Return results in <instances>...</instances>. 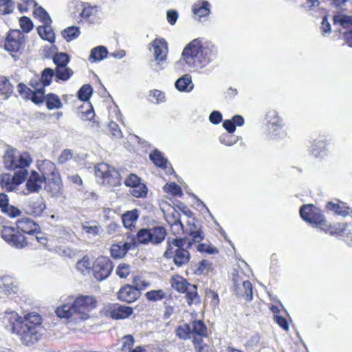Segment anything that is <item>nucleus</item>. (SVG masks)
Here are the masks:
<instances>
[{"instance_id":"nucleus-1","label":"nucleus","mask_w":352,"mask_h":352,"mask_svg":"<svg viewBox=\"0 0 352 352\" xmlns=\"http://www.w3.org/2000/svg\"><path fill=\"white\" fill-rule=\"evenodd\" d=\"M5 318L11 326L12 331L26 345L36 342L42 335V320L37 313H30L21 317L14 311L6 312Z\"/></svg>"},{"instance_id":"nucleus-2","label":"nucleus","mask_w":352,"mask_h":352,"mask_svg":"<svg viewBox=\"0 0 352 352\" xmlns=\"http://www.w3.org/2000/svg\"><path fill=\"white\" fill-rule=\"evenodd\" d=\"M96 306L97 300L93 296H69L61 306L56 308V313L59 318L80 323L90 318V312Z\"/></svg>"},{"instance_id":"nucleus-3","label":"nucleus","mask_w":352,"mask_h":352,"mask_svg":"<svg viewBox=\"0 0 352 352\" xmlns=\"http://www.w3.org/2000/svg\"><path fill=\"white\" fill-rule=\"evenodd\" d=\"M217 54V48L211 43L201 44L199 38L194 39L184 49L182 60L190 67L203 69L212 61Z\"/></svg>"},{"instance_id":"nucleus-4","label":"nucleus","mask_w":352,"mask_h":352,"mask_svg":"<svg viewBox=\"0 0 352 352\" xmlns=\"http://www.w3.org/2000/svg\"><path fill=\"white\" fill-rule=\"evenodd\" d=\"M188 238L174 239L171 241L168 240V246L164 255L166 258L173 257L174 263L177 267H182L186 265L190 258V253L187 250V246L184 248L187 243Z\"/></svg>"},{"instance_id":"nucleus-5","label":"nucleus","mask_w":352,"mask_h":352,"mask_svg":"<svg viewBox=\"0 0 352 352\" xmlns=\"http://www.w3.org/2000/svg\"><path fill=\"white\" fill-rule=\"evenodd\" d=\"M3 162L7 169L26 170L25 168L32 163V158L28 152H21L15 148H10L4 155Z\"/></svg>"},{"instance_id":"nucleus-6","label":"nucleus","mask_w":352,"mask_h":352,"mask_svg":"<svg viewBox=\"0 0 352 352\" xmlns=\"http://www.w3.org/2000/svg\"><path fill=\"white\" fill-rule=\"evenodd\" d=\"M151 45L150 51L153 56L151 66L153 70L159 72L167 65L168 43L164 38H155L151 43Z\"/></svg>"},{"instance_id":"nucleus-7","label":"nucleus","mask_w":352,"mask_h":352,"mask_svg":"<svg viewBox=\"0 0 352 352\" xmlns=\"http://www.w3.org/2000/svg\"><path fill=\"white\" fill-rule=\"evenodd\" d=\"M95 175L101 179L100 182L111 186H118L121 184V179L118 171L109 164L100 163L95 166Z\"/></svg>"},{"instance_id":"nucleus-8","label":"nucleus","mask_w":352,"mask_h":352,"mask_svg":"<svg viewBox=\"0 0 352 352\" xmlns=\"http://www.w3.org/2000/svg\"><path fill=\"white\" fill-rule=\"evenodd\" d=\"M27 170H19L13 175L9 173H3L0 175V186L1 188L8 192L15 191L24 182L28 176Z\"/></svg>"},{"instance_id":"nucleus-9","label":"nucleus","mask_w":352,"mask_h":352,"mask_svg":"<svg viewBox=\"0 0 352 352\" xmlns=\"http://www.w3.org/2000/svg\"><path fill=\"white\" fill-rule=\"evenodd\" d=\"M1 237L9 245L17 248H23L28 244L24 235L11 227H4L2 229Z\"/></svg>"},{"instance_id":"nucleus-10","label":"nucleus","mask_w":352,"mask_h":352,"mask_svg":"<svg viewBox=\"0 0 352 352\" xmlns=\"http://www.w3.org/2000/svg\"><path fill=\"white\" fill-rule=\"evenodd\" d=\"M112 269L111 262L108 258L98 257L93 265L94 276L98 280H102L109 276Z\"/></svg>"},{"instance_id":"nucleus-11","label":"nucleus","mask_w":352,"mask_h":352,"mask_svg":"<svg viewBox=\"0 0 352 352\" xmlns=\"http://www.w3.org/2000/svg\"><path fill=\"white\" fill-rule=\"evenodd\" d=\"M185 233L192 237L191 239H188L187 248H190L193 243H199L204 239V234L201 227L196 223L194 218L188 217L185 226Z\"/></svg>"},{"instance_id":"nucleus-12","label":"nucleus","mask_w":352,"mask_h":352,"mask_svg":"<svg viewBox=\"0 0 352 352\" xmlns=\"http://www.w3.org/2000/svg\"><path fill=\"white\" fill-rule=\"evenodd\" d=\"M25 45V36L19 30L10 32L4 44L5 49L10 52H16Z\"/></svg>"},{"instance_id":"nucleus-13","label":"nucleus","mask_w":352,"mask_h":352,"mask_svg":"<svg viewBox=\"0 0 352 352\" xmlns=\"http://www.w3.org/2000/svg\"><path fill=\"white\" fill-rule=\"evenodd\" d=\"M104 313L113 319H125L133 314V309L124 305H109L104 307Z\"/></svg>"},{"instance_id":"nucleus-14","label":"nucleus","mask_w":352,"mask_h":352,"mask_svg":"<svg viewBox=\"0 0 352 352\" xmlns=\"http://www.w3.org/2000/svg\"><path fill=\"white\" fill-rule=\"evenodd\" d=\"M233 283L236 295L244 297L248 300L252 299V287L249 280H243L238 275H234Z\"/></svg>"},{"instance_id":"nucleus-15","label":"nucleus","mask_w":352,"mask_h":352,"mask_svg":"<svg viewBox=\"0 0 352 352\" xmlns=\"http://www.w3.org/2000/svg\"><path fill=\"white\" fill-rule=\"evenodd\" d=\"M45 182H46V180L44 177H42L36 170H32L25 184L28 192H24V195L38 192L42 189Z\"/></svg>"},{"instance_id":"nucleus-16","label":"nucleus","mask_w":352,"mask_h":352,"mask_svg":"<svg viewBox=\"0 0 352 352\" xmlns=\"http://www.w3.org/2000/svg\"><path fill=\"white\" fill-rule=\"evenodd\" d=\"M135 248V242L133 239L129 241L120 242L112 245L111 248V255L114 258H122L128 250Z\"/></svg>"},{"instance_id":"nucleus-17","label":"nucleus","mask_w":352,"mask_h":352,"mask_svg":"<svg viewBox=\"0 0 352 352\" xmlns=\"http://www.w3.org/2000/svg\"><path fill=\"white\" fill-rule=\"evenodd\" d=\"M267 119L268 122V129L274 133L275 135H280L283 133L282 120L278 116V113L272 110L267 114Z\"/></svg>"},{"instance_id":"nucleus-18","label":"nucleus","mask_w":352,"mask_h":352,"mask_svg":"<svg viewBox=\"0 0 352 352\" xmlns=\"http://www.w3.org/2000/svg\"><path fill=\"white\" fill-rule=\"evenodd\" d=\"M333 25L339 32L352 30V16L338 13L333 16Z\"/></svg>"},{"instance_id":"nucleus-19","label":"nucleus","mask_w":352,"mask_h":352,"mask_svg":"<svg viewBox=\"0 0 352 352\" xmlns=\"http://www.w3.org/2000/svg\"><path fill=\"white\" fill-rule=\"evenodd\" d=\"M47 179L49 182L46 188L51 195L56 197H60L63 195V184L59 173L54 174Z\"/></svg>"},{"instance_id":"nucleus-20","label":"nucleus","mask_w":352,"mask_h":352,"mask_svg":"<svg viewBox=\"0 0 352 352\" xmlns=\"http://www.w3.org/2000/svg\"><path fill=\"white\" fill-rule=\"evenodd\" d=\"M140 294L137 288L126 285L119 290L118 297L120 300L132 302L139 297Z\"/></svg>"},{"instance_id":"nucleus-21","label":"nucleus","mask_w":352,"mask_h":352,"mask_svg":"<svg viewBox=\"0 0 352 352\" xmlns=\"http://www.w3.org/2000/svg\"><path fill=\"white\" fill-rule=\"evenodd\" d=\"M36 166L41 172V175L47 180L49 177H53L54 174H58L56 165L48 160H40L36 162Z\"/></svg>"},{"instance_id":"nucleus-22","label":"nucleus","mask_w":352,"mask_h":352,"mask_svg":"<svg viewBox=\"0 0 352 352\" xmlns=\"http://www.w3.org/2000/svg\"><path fill=\"white\" fill-rule=\"evenodd\" d=\"M191 326L193 342L196 347H198L201 340L200 337L206 336V327L201 320L193 321Z\"/></svg>"},{"instance_id":"nucleus-23","label":"nucleus","mask_w":352,"mask_h":352,"mask_svg":"<svg viewBox=\"0 0 352 352\" xmlns=\"http://www.w3.org/2000/svg\"><path fill=\"white\" fill-rule=\"evenodd\" d=\"M16 226L21 232L31 235L39 230V226L30 218H23L18 220Z\"/></svg>"},{"instance_id":"nucleus-24","label":"nucleus","mask_w":352,"mask_h":352,"mask_svg":"<svg viewBox=\"0 0 352 352\" xmlns=\"http://www.w3.org/2000/svg\"><path fill=\"white\" fill-rule=\"evenodd\" d=\"M45 208L46 206L43 200L42 199H38L26 205L25 210L27 214L34 217H40Z\"/></svg>"},{"instance_id":"nucleus-25","label":"nucleus","mask_w":352,"mask_h":352,"mask_svg":"<svg viewBox=\"0 0 352 352\" xmlns=\"http://www.w3.org/2000/svg\"><path fill=\"white\" fill-rule=\"evenodd\" d=\"M310 153L315 157H322L327 155V147L326 142L320 138L314 140L310 148Z\"/></svg>"},{"instance_id":"nucleus-26","label":"nucleus","mask_w":352,"mask_h":352,"mask_svg":"<svg viewBox=\"0 0 352 352\" xmlns=\"http://www.w3.org/2000/svg\"><path fill=\"white\" fill-rule=\"evenodd\" d=\"M139 214L137 210H133L124 213L122 216L124 226L127 229L133 230L135 226Z\"/></svg>"},{"instance_id":"nucleus-27","label":"nucleus","mask_w":352,"mask_h":352,"mask_svg":"<svg viewBox=\"0 0 352 352\" xmlns=\"http://www.w3.org/2000/svg\"><path fill=\"white\" fill-rule=\"evenodd\" d=\"M50 23L51 22H48L47 23L39 25L37 28V32L42 39L46 40L52 43L55 41V36L52 28L50 25Z\"/></svg>"},{"instance_id":"nucleus-28","label":"nucleus","mask_w":352,"mask_h":352,"mask_svg":"<svg viewBox=\"0 0 352 352\" xmlns=\"http://www.w3.org/2000/svg\"><path fill=\"white\" fill-rule=\"evenodd\" d=\"M151 232V243L153 244L161 243L166 236V231L162 226H155L149 228Z\"/></svg>"},{"instance_id":"nucleus-29","label":"nucleus","mask_w":352,"mask_h":352,"mask_svg":"<svg viewBox=\"0 0 352 352\" xmlns=\"http://www.w3.org/2000/svg\"><path fill=\"white\" fill-rule=\"evenodd\" d=\"M175 86L180 91H190L193 89L191 76L188 74L184 75L176 80Z\"/></svg>"},{"instance_id":"nucleus-30","label":"nucleus","mask_w":352,"mask_h":352,"mask_svg":"<svg viewBox=\"0 0 352 352\" xmlns=\"http://www.w3.org/2000/svg\"><path fill=\"white\" fill-rule=\"evenodd\" d=\"M170 284L175 289L181 293H185L188 289V286L192 285L187 283L186 279L179 275L174 276L171 278Z\"/></svg>"},{"instance_id":"nucleus-31","label":"nucleus","mask_w":352,"mask_h":352,"mask_svg":"<svg viewBox=\"0 0 352 352\" xmlns=\"http://www.w3.org/2000/svg\"><path fill=\"white\" fill-rule=\"evenodd\" d=\"M108 54L107 49L104 46H98L91 50L89 60L92 62L100 61Z\"/></svg>"},{"instance_id":"nucleus-32","label":"nucleus","mask_w":352,"mask_h":352,"mask_svg":"<svg viewBox=\"0 0 352 352\" xmlns=\"http://www.w3.org/2000/svg\"><path fill=\"white\" fill-rule=\"evenodd\" d=\"M209 3L206 1H198L193 6L194 14L199 18L208 16L210 14Z\"/></svg>"},{"instance_id":"nucleus-33","label":"nucleus","mask_w":352,"mask_h":352,"mask_svg":"<svg viewBox=\"0 0 352 352\" xmlns=\"http://www.w3.org/2000/svg\"><path fill=\"white\" fill-rule=\"evenodd\" d=\"M12 91L13 86L10 80L4 76H0V94L3 96L5 99H8L12 94Z\"/></svg>"},{"instance_id":"nucleus-34","label":"nucleus","mask_w":352,"mask_h":352,"mask_svg":"<svg viewBox=\"0 0 352 352\" xmlns=\"http://www.w3.org/2000/svg\"><path fill=\"white\" fill-rule=\"evenodd\" d=\"M55 77L57 80L66 81L68 80L73 75V71L66 66H59L55 68Z\"/></svg>"},{"instance_id":"nucleus-35","label":"nucleus","mask_w":352,"mask_h":352,"mask_svg":"<svg viewBox=\"0 0 352 352\" xmlns=\"http://www.w3.org/2000/svg\"><path fill=\"white\" fill-rule=\"evenodd\" d=\"M327 207L329 210L334 211L337 214L343 217L349 214V208L344 203L328 202Z\"/></svg>"},{"instance_id":"nucleus-36","label":"nucleus","mask_w":352,"mask_h":352,"mask_svg":"<svg viewBox=\"0 0 352 352\" xmlns=\"http://www.w3.org/2000/svg\"><path fill=\"white\" fill-rule=\"evenodd\" d=\"M0 288L8 294L15 293L17 289L14 280L9 277H5L0 280Z\"/></svg>"},{"instance_id":"nucleus-37","label":"nucleus","mask_w":352,"mask_h":352,"mask_svg":"<svg viewBox=\"0 0 352 352\" xmlns=\"http://www.w3.org/2000/svg\"><path fill=\"white\" fill-rule=\"evenodd\" d=\"M28 91L29 92H27V98L31 99L32 101L36 104L43 102L45 98L44 88L41 89H28Z\"/></svg>"},{"instance_id":"nucleus-38","label":"nucleus","mask_w":352,"mask_h":352,"mask_svg":"<svg viewBox=\"0 0 352 352\" xmlns=\"http://www.w3.org/2000/svg\"><path fill=\"white\" fill-rule=\"evenodd\" d=\"M176 335L180 339L187 340L192 338L191 326L189 324H183L176 329Z\"/></svg>"},{"instance_id":"nucleus-39","label":"nucleus","mask_w":352,"mask_h":352,"mask_svg":"<svg viewBox=\"0 0 352 352\" xmlns=\"http://www.w3.org/2000/svg\"><path fill=\"white\" fill-rule=\"evenodd\" d=\"M47 108L50 110L60 109L63 104L59 97L57 95L50 94L45 96Z\"/></svg>"},{"instance_id":"nucleus-40","label":"nucleus","mask_w":352,"mask_h":352,"mask_svg":"<svg viewBox=\"0 0 352 352\" xmlns=\"http://www.w3.org/2000/svg\"><path fill=\"white\" fill-rule=\"evenodd\" d=\"M151 160L157 166L162 168H165L167 165V160L163 156L162 153L158 151H155L150 154Z\"/></svg>"},{"instance_id":"nucleus-41","label":"nucleus","mask_w":352,"mask_h":352,"mask_svg":"<svg viewBox=\"0 0 352 352\" xmlns=\"http://www.w3.org/2000/svg\"><path fill=\"white\" fill-rule=\"evenodd\" d=\"M315 211H317V208L314 205H304L300 209V214L304 221H310Z\"/></svg>"},{"instance_id":"nucleus-42","label":"nucleus","mask_w":352,"mask_h":352,"mask_svg":"<svg viewBox=\"0 0 352 352\" xmlns=\"http://www.w3.org/2000/svg\"><path fill=\"white\" fill-rule=\"evenodd\" d=\"M185 292L186 293V300L188 305L199 303V298L195 285L188 286V289Z\"/></svg>"},{"instance_id":"nucleus-43","label":"nucleus","mask_w":352,"mask_h":352,"mask_svg":"<svg viewBox=\"0 0 352 352\" xmlns=\"http://www.w3.org/2000/svg\"><path fill=\"white\" fill-rule=\"evenodd\" d=\"M79 34L80 30L78 28L75 26L69 27L62 32L63 37L68 42L76 39Z\"/></svg>"},{"instance_id":"nucleus-44","label":"nucleus","mask_w":352,"mask_h":352,"mask_svg":"<svg viewBox=\"0 0 352 352\" xmlns=\"http://www.w3.org/2000/svg\"><path fill=\"white\" fill-rule=\"evenodd\" d=\"M53 62L56 65V67L66 66L69 63V56L66 53L58 52L54 55Z\"/></svg>"},{"instance_id":"nucleus-45","label":"nucleus","mask_w":352,"mask_h":352,"mask_svg":"<svg viewBox=\"0 0 352 352\" xmlns=\"http://www.w3.org/2000/svg\"><path fill=\"white\" fill-rule=\"evenodd\" d=\"M175 221L171 225V230L173 232L176 234H179L181 232H185V226L182 223L180 219V214L176 212L173 214Z\"/></svg>"},{"instance_id":"nucleus-46","label":"nucleus","mask_w":352,"mask_h":352,"mask_svg":"<svg viewBox=\"0 0 352 352\" xmlns=\"http://www.w3.org/2000/svg\"><path fill=\"white\" fill-rule=\"evenodd\" d=\"M34 14L35 17L38 18L43 23L52 22L51 19L47 12L41 7H34Z\"/></svg>"},{"instance_id":"nucleus-47","label":"nucleus","mask_w":352,"mask_h":352,"mask_svg":"<svg viewBox=\"0 0 352 352\" xmlns=\"http://www.w3.org/2000/svg\"><path fill=\"white\" fill-rule=\"evenodd\" d=\"M130 194L135 197H145L147 195V188L144 184H141L130 190Z\"/></svg>"},{"instance_id":"nucleus-48","label":"nucleus","mask_w":352,"mask_h":352,"mask_svg":"<svg viewBox=\"0 0 352 352\" xmlns=\"http://www.w3.org/2000/svg\"><path fill=\"white\" fill-rule=\"evenodd\" d=\"M137 239L139 243L142 244L151 243V232L149 228L140 230L137 233Z\"/></svg>"},{"instance_id":"nucleus-49","label":"nucleus","mask_w":352,"mask_h":352,"mask_svg":"<svg viewBox=\"0 0 352 352\" xmlns=\"http://www.w3.org/2000/svg\"><path fill=\"white\" fill-rule=\"evenodd\" d=\"M91 263L87 257L84 256L82 259L76 263V268L78 270L85 274L89 272Z\"/></svg>"},{"instance_id":"nucleus-50","label":"nucleus","mask_w":352,"mask_h":352,"mask_svg":"<svg viewBox=\"0 0 352 352\" xmlns=\"http://www.w3.org/2000/svg\"><path fill=\"white\" fill-rule=\"evenodd\" d=\"M53 76H55V72L50 68H45L41 74V80L44 87L50 85Z\"/></svg>"},{"instance_id":"nucleus-51","label":"nucleus","mask_w":352,"mask_h":352,"mask_svg":"<svg viewBox=\"0 0 352 352\" xmlns=\"http://www.w3.org/2000/svg\"><path fill=\"white\" fill-rule=\"evenodd\" d=\"M92 94V88L89 85H83L78 92V97L82 101H87L89 99Z\"/></svg>"},{"instance_id":"nucleus-52","label":"nucleus","mask_w":352,"mask_h":352,"mask_svg":"<svg viewBox=\"0 0 352 352\" xmlns=\"http://www.w3.org/2000/svg\"><path fill=\"white\" fill-rule=\"evenodd\" d=\"M149 96L153 103L159 104L165 101V94L160 90L154 89L150 91Z\"/></svg>"},{"instance_id":"nucleus-53","label":"nucleus","mask_w":352,"mask_h":352,"mask_svg":"<svg viewBox=\"0 0 352 352\" xmlns=\"http://www.w3.org/2000/svg\"><path fill=\"white\" fill-rule=\"evenodd\" d=\"M133 282L134 284V287L137 288L138 292L140 290H143L149 287L150 283L144 279L142 276H134L133 278Z\"/></svg>"},{"instance_id":"nucleus-54","label":"nucleus","mask_w":352,"mask_h":352,"mask_svg":"<svg viewBox=\"0 0 352 352\" xmlns=\"http://www.w3.org/2000/svg\"><path fill=\"white\" fill-rule=\"evenodd\" d=\"M121 342L122 350L124 352H128L129 350L131 349V347L133 346L134 339L132 336L126 335L122 338Z\"/></svg>"},{"instance_id":"nucleus-55","label":"nucleus","mask_w":352,"mask_h":352,"mask_svg":"<svg viewBox=\"0 0 352 352\" xmlns=\"http://www.w3.org/2000/svg\"><path fill=\"white\" fill-rule=\"evenodd\" d=\"M165 296V294L163 290L159 289V290H152L150 292H148L146 294V296L148 300L151 301H157L162 299Z\"/></svg>"},{"instance_id":"nucleus-56","label":"nucleus","mask_w":352,"mask_h":352,"mask_svg":"<svg viewBox=\"0 0 352 352\" xmlns=\"http://www.w3.org/2000/svg\"><path fill=\"white\" fill-rule=\"evenodd\" d=\"M13 10L12 0H0V12L3 14H10Z\"/></svg>"},{"instance_id":"nucleus-57","label":"nucleus","mask_w":352,"mask_h":352,"mask_svg":"<svg viewBox=\"0 0 352 352\" xmlns=\"http://www.w3.org/2000/svg\"><path fill=\"white\" fill-rule=\"evenodd\" d=\"M56 252L63 256L72 258L76 254V251L68 247H58L56 249Z\"/></svg>"},{"instance_id":"nucleus-58","label":"nucleus","mask_w":352,"mask_h":352,"mask_svg":"<svg viewBox=\"0 0 352 352\" xmlns=\"http://www.w3.org/2000/svg\"><path fill=\"white\" fill-rule=\"evenodd\" d=\"M141 184L140 179L135 174H130L124 181V184L131 188Z\"/></svg>"},{"instance_id":"nucleus-59","label":"nucleus","mask_w":352,"mask_h":352,"mask_svg":"<svg viewBox=\"0 0 352 352\" xmlns=\"http://www.w3.org/2000/svg\"><path fill=\"white\" fill-rule=\"evenodd\" d=\"M164 189L175 196H181L182 195L181 188L175 183H170L168 185L164 186Z\"/></svg>"},{"instance_id":"nucleus-60","label":"nucleus","mask_w":352,"mask_h":352,"mask_svg":"<svg viewBox=\"0 0 352 352\" xmlns=\"http://www.w3.org/2000/svg\"><path fill=\"white\" fill-rule=\"evenodd\" d=\"M320 6L319 0H302L301 6L306 10H313Z\"/></svg>"},{"instance_id":"nucleus-61","label":"nucleus","mask_w":352,"mask_h":352,"mask_svg":"<svg viewBox=\"0 0 352 352\" xmlns=\"http://www.w3.org/2000/svg\"><path fill=\"white\" fill-rule=\"evenodd\" d=\"M130 272L131 267L126 263H120L116 270L117 274L122 278H126L129 274Z\"/></svg>"},{"instance_id":"nucleus-62","label":"nucleus","mask_w":352,"mask_h":352,"mask_svg":"<svg viewBox=\"0 0 352 352\" xmlns=\"http://www.w3.org/2000/svg\"><path fill=\"white\" fill-rule=\"evenodd\" d=\"M20 25L22 30L25 32H30L33 28L32 21L27 16L21 17Z\"/></svg>"},{"instance_id":"nucleus-63","label":"nucleus","mask_w":352,"mask_h":352,"mask_svg":"<svg viewBox=\"0 0 352 352\" xmlns=\"http://www.w3.org/2000/svg\"><path fill=\"white\" fill-rule=\"evenodd\" d=\"M219 141L221 144L228 146H232L236 142V140L228 133L222 134L219 137Z\"/></svg>"},{"instance_id":"nucleus-64","label":"nucleus","mask_w":352,"mask_h":352,"mask_svg":"<svg viewBox=\"0 0 352 352\" xmlns=\"http://www.w3.org/2000/svg\"><path fill=\"white\" fill-rule=\"evenodd\" d=\"M2 212L7 214L10 217H19L21 213V211L19 208L9 204L5 209H3Z\"/></svg>"}]
</instances>
